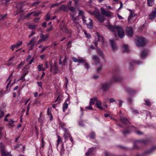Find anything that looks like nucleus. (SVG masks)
<instances>
[{
  "label": "nucleus",
  "instance_id": "1",
  "mask_svg": "<svg viewBox=\"0 0 156 156\" xmlns=\"http://www.w3.org/2000/svg\"><path fill=\"white\" fill-rule=\"evenodd\" d=\"M121 79V77L119 76L114 75L109 82L104 83L102 84V90L104 91L107 90L110 87L113 82H119Z\"/></svg>",
  "mask_w": 156,
  "mask_h": 156
},
{
  "label": "nucleus",
  "instance_id": "2",
  "mask_svg": "<svg viewBox=\"0 0 156 156\" xmlns=\"http://www.w3.org/2000/svg\"><path fill=\"white\" fill-rule=\"evenodd\" d=\"M109 28L115 34V31H117L119 36L121 38H123L125 35L123 29L122 27L114 25L113 26H109Z\"/></svg>",
  "mask_w": 156,
  "mask_h": 156
},
{
  "label": "nucleus",
  "instance_id": "3",
  "mask_svg": "<svg viewBox=\"0 0 156 156\" xmlns=\"http://www.w3.org/2000/svg\"><path fill=\"white\" fill-rule=\"evenodd\" d=\"M91 14L94 15L95 17L100 22L103 23L105 20L104 16L101 14L98 11L95 10L92 12Z\"/></svg>",
  "mask_w": 156,
  "mask_h": 156
},
{
  "label": "nucleus",
  "instance_id": "4",
  "mask_svg": "<svg viewBox=\"0 0 156 156\" xmlns=\"http://www.w3.org/2000/svg\"><path fill=\"white\" fill-rule=\"evenodd\" d=\"M97 35L98 37V41H95L94 42V44H95V45L97 47V49L98 51V53L100 54V55L103 56V53L102 51H101L100 49L97 47L98 45V41H101L102 43L103 44L104 43V40L103 37L101 36L100 34L98 33H97Z\"/></svg>",
  "mask_w": 156,
  "mask_h": 156
},
{
  "label": "nucleus",
  "instance_id": "5",
  "mask_svg": "<svg viewBox=\"0 0 156 156\" xmlns=\"http://www.w3.org/2000/svg\"><path fill=\"white\" fill-rule=\"evenodd\" d=\"M149 141L147 140H137L135 141L134 147V148H138V147L136 146V145H146L148 144Z\"/></svg>",
  "mask_w": 156,
  "mask_h": 156
},
{
  "label": "nucleus",
  "instance_id": "6",
  "mask_svg": "<svg viewBox=\"0 0 156 156\" xmlns=\"http://www.w3.org/2000/svg\"><path fill=\"white\" fill-rule=\"evenodd\" d=\"M146 43L145 38L144 37H141L137 39L136 44L138 47L144 46L145 45Z\"/></svg>",
  "mask_w": 156,
  "mask_h": 156
},
{
  "label": "nucleus",
  "instance_id": "7",
  "mask_svg": "<svg viewBox=\"0 0 156 156\" xmlns=\"http://www.w3.org/2000/svg\"><path fill=\"white\" fill-rule=\"evenodd\" d=\"M61 29L64 32L66 33L67 34H69V37H71V34L72 32V30H71L68 29L65 26H63V27H61Z\"/></svg>",
  "mask_w": 156,
  "mask_h": 156
},
{
  "label": "nucleus",
  "instance_id": "8",
  "mask_svg": "<svg viewBox=\"0 0 156 156\" xmlns=\"http://www.w3.org/2000/svg\"><path fill=\"white\" fill-rule=\"evenodd\" d=\"M96 151V149L95 147H92L89 148L88 150V152L86 154L87 156H90L91 154H94L95 153Z\"/></svg>",
  "mask_w": 156,
  "mask_h": 156
},
{
  "label": "nucleus",
  "instance_id": "9",
  "mask_svg": "<svg viewBox=\"0 0 156 156\" xmlns=\"http://www.w3.org/2000/svg\"><path fill=\"white\" fill-rule=\"evenodd\" d=\"M156 18V8L152 11L151 14L149 16V19L152 20Z\"/></svg>",
  "mask_w": 156,
  "mask_h": 156
},
{
  "label": "nucleus",
  "instance_id": "10",
  "mask_svg": "<svg viewBox=\"0 0 156 156\" xmlns=\"http://www.w3.org/2000/svg\"><path fill=\"white\" fill-rule=\"evenodd\" d=\"M126 32L127 35L129 37H132L133 34V32L132 30V28L131 27H127L126 29Z\"/></svg>",
  "mask_w": 156,
  "mask_h": 156
},
{
  "label": "nucleus",
  "instance_id": "11",
  "mask_svg": "<svg viewBox=\"0 0 156 156\" xmlns=\"http://www.w3.org/2000/svg\"><path fill=\"white\" fill-rule=\"evenodd\" d=\"M92 59L96 65L100 63V61L99 58L97 55H94L92 57Z\"/></svg>",
  "mask_w": 156,
  "mask_h": 156
},
{
  "label": "nucleus",
  "instance_id": "12",
  "mask_svg": "<svg viewBox=\"0 0 156 156\" xmlns=\"http://www.w3.org/2000/svg\"><path fill=\"white\" fill-rule=\"evenodd\" d=\"M50 71L51 72H53L55 73H56L59 71L58 67L56 65L53 66L52 65H50Z\"/></svg>",
  "mask_w": 156,
  "mask_h": 156
},
{
  "label": "nucleus",
  "instance_id": "13",
  "mask_svg": "<svg viewBox=\"0 0 156 156\" xmlns=\"http://www.w3.org/2000/svg\"><path fill=\"white\" fill-rule=\"evenodd\" d=\"M120 121L122 123L126 125L130 124V122L128 119L125 117H121Z\"/></svg>",
  "mask_w": 156,
  "mask_h": 156
},
{
  "label": "nucleus",
  "instance_id": "14",
  "mask_svg": "<svg viewBox=\"0 0 156 156\" xmlns=\"http://www.w3.org/2000/svg\"><path fill=\"white\" fill-rule=\"evenodd\" d=\"M101 12L103 16L105 15L106 16L108 17L110 16L111 15L110 11H106L102 8L101 9Z\"/></svg>",
  "mask_w": 156,
  "mask_h": 156
},
{
  "label": "nucleus",
  "instance_id": "15",
  "mask_svg": "<svg viewBox=\"0 0 156 156\" xmlns=\"http://www.w3.org/2000/svg\"><path fill=\"white\" fill-rule=\"evenodd\" d=\"M69 99L68 98L66 99V100L65 101V102L63 104L62 106L63 112H64L65 110L67 108L68 104L67 102H69Z\"/></svg>",
  "mask_w": 156,
  "mask_h": 156
},
{
  "label": "nucleus",
  "instance_id": "16",
  "mask_svg": "<svg viewBox=\"0 0 156 156\" xmlns=\"http://www.w3.org/2000/svg\"><path fill=\"white\" fill-rule=\"evenodd\" d=\"M64 136L65 140L67 139L68 137H70V136H71L69 132L68 131L67 129H64Z\"/></svg>",
  "mask_w": 156,
  "mask_h": 156
},
{
  "label": "nucleus",
  "instance_id": "17",
  "mask_svg": "<svg viewBox=\"0 0 156 156\" xmlns=\"http://www.w3.org/2000/svg\"><path fill=\"white\" fill-rule=\"evenodd\" d=\"M49 36V35L47 34L44 35V34L42 33L41 34L40 37L44 41H46L48 38Z\"/></svg>",
  "mask_w": 156,
  "mask_h": 156
},
{
  "label": "nucleus",
  "instance_id": "18",
  "mask_svg": "<svg viewBox=\"0 0 156 156\" xmlns=\"http://www.w3.org/2000/svg\"><path fill=\"white\" fill-rule=\"evenodd\" d=\"M147 52L148 51L147 50L142 51L141 53L140 58L142 59L144 58L147 55Z\"/></svg>",
  "mask_w": 156,
  "mask_h": 156
},
{
  "label": "nucleus",
  "instance_id": "19",
  "mask_svg": "<svg viewBox=\"0 0 156 156\" xmlns=\"http://www.w3.org/2000/svg\"><path fill=\"white\" fill-rule=\"evenodd\" d=\"M122 50L124 52H127L129 51L128 46L126 44H124L122 45Z\"/></svg>",
  "mask_w": 156,
  "mask_h": 156
},
{
  "label": "nucleus",
  "instance_id": "20",
  "mask_svg": "<svg viewBox=\"0 0 156 156\" xmlns=\"http://www.w3.org/2000/svg\"><path fill=\"white\" fill-rule=\"evenodd\" d=\"M98 100L97 99V97H95L94 98H91L90 100V101L89 102V104L90 105H92L94 104L95 102L96 101L97 102V101H98Z\"/></svg>",
  "mask_w": 156,
  "mask_h": 156
},
{
  "label": "nucleus",
  "instance_id": "21",
  "mask_svg": "<svg viewBox=\"0 0 156 156\" xmlns=\"http://www.w3.org/2000/svg\"><path fill=\"white\" fill-rule=\"evenodd\" d=\"M155 149H156V146H153L151 147V148L150 149V150L149 151H148L147 152H145L143 155H137L136 156H144L145 155L146 153L151 152L152 151H153L154 150H155Z\"/></svg>",
  "mask_w": 156,
  "mask_h": 156
},
{
  "label": "nucleus",
  "instance_id": "22",
  "mask_svg": "<svg viewBox=\"0 0 156 156\" xmlns=\"http://www.w3.org/2000/svg\"><path fill=\"white\" fill-rule=\"evenodd\" d=\"M96 105L97 107L101 110H103V108L101 106V103L100 101L98 100L96 103Z\"/></svg>",
  "mask_w": 156,
  "mask_h": 156
},
{
  "label": "nucleus",
  "instance_id": "23",
  "mask_svg": "<svg viewBox=\"0 0 156 156\" xmlns=\"http://www.w3.org/2000/svg\"><path fill=\"white\" fill-rule=\"evenodd\" d=\"M61 95H59L58 97L57 98L56 100H55V102H57V104H59L60 103L61 100V98H62Z\"/></svg>",
  "mask_w": 156,
  "mask_h": 156
},
{
  "label": "nucleus",
  "instance_id": "24",
  "mask_svg": "<svg viewBox=\"0 0 156 156\" xmlns=\"http://www.w3.org/2000/svg\"><path fill=\"white\" fill-rule=\"evenodd\" d=\"M89 20L90 21V22L89 24H87V26L88 28L91 29L93 28L92 21L90 18H89Z\"/></svg>",
  "mask_w": 156,
  "mask_h": 156
},
{
  "label": "nucleus",
  "instance_id": "25",
  "mask_svg": "<svg viewBox=\"0 0 156 156\" xmlns=\"http://www.w3.org/2000/svg\"><path fill=\"white\" fill-rule=\"evenodd\" d=\"M45 142L43 137H41V141L40 143V148H44V146Z\"/></svg>",
  "mask_w": 156,
  "mask_h": 156
},
{
  "label": "nucleus",
  "instance_id": "26",
  "mask_svg": "<svg viewBox=\"0 0 156 156\" xmlns=\"http://www.w3.org/2000/svg\"><path fill=\"white\" fill-rule=\"evenodd\" d=\"M1 153L2 156H11L10 153L6 152L4 150L2 151Z\"/></svg>",
  "mask_w": 156,
  "mask_h": 156
},
{
  "label": "nucleus",
  "instance_id": "27",
  "mask_svg": "<svg viewBox=\"0 0 156 156\" xmlns=\"http://www.w3.org/2000/svg\"><path fill=\"white\" fill-rule=\"evenodd\" d=\"M111 44L113 49L114 50H116L117 49V47L114 43V41L113 40H111Z\"/></svg>",
  "mask_w": 156,
  "mask_h": 156
},
{
  "label": "nucleus",
  "instance_id": "28",
  "mask_svg": "<svg viewBox=\"0 0 156 156\" xmlns=\"http://www.w3.org/2000/svg\"><path fill=\"white\" fill-rule=\"evenodd\" d=\"M59 9L60 10H63L64 11H66L67 9L66 6L62 5L59 7Z\"/></svg>",
  "mask_w": 156,
  "mask_h": 156
},
{
  "label": "nucleus",
  "instance_id": "29",
  "mask_svg": "<svg viewBox=\"0 0 156 156\" xmlns=\"http://www.w3.org/2000/svg\"><path fill=\"white\" fill-rule=\"evenodd\" d=\"M90 137L91 139H94L95 137V133L94 132H92L90 135Z\"/></svg>",
  "mask_w": 156,
  "mask_h": 156
},
{
  "label": "nucleus",
  "instance_id": "30",
  "mask_svg": "<svg viewBox=\"0 0 156 156\" xmlns=\"http://www.w3.org/2000/svg\"><path fill=\"white\" fill-rule=\"evenodd\" d=\"M65 149L63 144H62L61 146V148L60 150V153L62 155L64 153Z\"/></svg>",
  "mask_w": 156,
  "mask_h": 156
},
{
  "label": "nucleus",
  "instance_id": "31",
  "mask_svg": "<svg viewBox=\"0 0 156 156\" xmlns=\"http://www.w3.org/2000/svg\"><path fill=\"white\" fill-rule=\"evenodd\" d=\"M154 0H147L148 5L150 6H152Z\"/></svg>",
  "mask_w": 156,
  "mask_h": 156
},
{
  "label": "nucleus",
  "instance_id": "32",
  "mask_svg": "<svg viewBox=\"0 0 156 156\" xmlns=\"http://www.w3.org/2000/svg\"><path fill=\"white\" fill-rule=\"evenodd\" d=\"M68 9L70 11L73 12H74L76 11V10L75 8L73 6L69 7Z\"/></svg>",
  "mask_w": 156,
  "mask_h": 156
},
{
  "label": "nucleus",
  "instance_id": "33",
  "mask_svg": "<svg viewBox=\"0 0 156 156\" xmlns=\"http://www.w3.org/2000/svg\"><path fill=\"white\" fill-rule=\"evenodd\" d=\"M58 140H57V147L58 146V145L60 143V142H61L62 141V139H61V138L60 136H58Z\"/></svg>",
  "mask_w": 156,
  "mask_h": 156
},
{
  "label": "nucleus",
  "instance_id": "34",
  "mask_svg": "<svg viewBox=\"0 0 156 156\" xmlns=\"http://www.w3.org/2000/svg\"><path fill=\"white\" fill-rule=\"evenodd\" d=\"M130 131L128 130H125L122 132V133L124 136H126L127 134L129 133Z\"/></svg>",
  "mask_w": 156,
  "mask_h": 156
},
{
  "label": "nucleus",
  "instance_id": "35",
  "mask_svg": "<svg viewBox=\"0 0 156 156\" xmlns=\"http://www.w3.org/2000/svg\"><path fill=\"white\" fill-rule=\"evenodd\" d=\"M22 41H18L15 45H16V48H18L22 44Z\"/></svg>",
  "mask_w": 156,
  "mask_h": 156
},
{
  "label": "nucleus",
  "instance_id": "36",
  "mask_svg": "<svg viewBox=\"0 0 156 156\" xmlns=\"http://www.w3.org/2000/svg\"><path fill=\"white\" fill-rule=\"evenodd\" d=\"M83 12L81 10H79V14L78 15V16H81L82 17L83 16H84L83 15Z\"/></svg>",
  "mask_w": 156,
  "mask_h": 156
},
{
  "label": "nucleus",
  "instance_id": "37",
  "mask_svg": "<svg viewBox=\"0 0 156 156\" xmlns=\"http://www.w3.org/2000/svg\"><path fill=\"white\" fill-rule=\"evenodd\" d=\"M36 25H32V24H29L28 25L29 27L31 29H34L36 27Z\"/></svg>",
  "mask_w": 156,
  "mask_h": 156
},
{
  "label": "nucleus",
  "instance_id": "38",
  "mask_svg": "<svg viewBox=\"0 0 156 156\" xmlns=\"http://www.w3.org/2000/svg\"><path fill=\"white\" fill-rule=\"evenodd\" d=\"M60 4H61V3H57L53 4L51 5L50 6V8H52L54 7L59 6Z\"/></svg>",
  "mask_w": 156,
  "mask_h": 156
},
{
  "label": "nucleus",
  "instance_id": "39",
  "mask_svg": "<svg viewBox=\"0 0 156 156\" xmlns=\"http://www.w3.org/2000/svg\"><path fill=\"white\" fill-rule=\"evenodd\" d=\"M146 105L148 106H151V103L150 101L148 99L144 100Z\"/></svg>",
  "mask_w": 156,
  "mask_h": 156
},
{
  "label": "nucleus",
  "instance_id": "40",
  "mask_svg": "<svg viewBox=\"0 0 156 156\" xmlns=\"http://www.w3.org/2000/svg\"><path fill=\"white\" fill-rule=\"evenodd\" d=\"M84 121L83 120H80L79 121L78 124L79 125L81 126H84Z\"/></svg>",
  "mask_w": 156,
  "mask_h": 156
},
{
  "label": "nucleus",
  "instance_id": "41",
  "mask_svg": "<svg viewBox=\"0 0 156 156\" xmlns=\"http://www.w3.org/2000/svg\"><path fill=\"white\" fill-rule=\"evenodd\" d=\"M85 60L83 58H80L78 59V62L79 63H83L84 62Z\"/></svg>",
  "mask_w": 156,
  "mask_h": 156
},
{
  "label": "nucleus",
  "instance_id": "42",
  "mask_svg": "<svg viewBox=\"0 0 156 156\" xmlns=\"http://www.w3.org/2000/svg\"><path fill=\"white\" fill-rule=\"evenodd\" d=\"M132 62L135 64L137 65L140 64L141 63V62L139 61H136L134 60H133Z\"/></svg>",
  "mask_w": 156,
  "mask_h": 156
},
{
  "label": "nucleus",
  "instance_id": "43",
  "mask_svg": "<svg viewBox=\"0 0 156 156\" xmlns=\"http://www.w3.org/2000/svg\"><path fill=\"white\" fill-rule=\"evenodd\" d=\"M43 67V64L39 65L37 66L38 70L39 71L42 70V69Z\"/></svg>",
  "mask_w": 156,
  "mask_h": 156
},
{
  "label": "nucleus",
  "instance_id": "44",
  "mask_svg": "<svg viewBox=\"0 0 156 156\" xmlns=\"http://www.w3.org/2000/svg\"><path fill=\"white\" fill-rule=\"evenodd\" d=\"M24 62H22L18 65V68L19 69H20L21 67L24 64Z\"/></svg>",
  "mask_w": 156,
  "mask_h": 156
},
{
  "label": "nucleus",
  "instance_id": "45",
  "mask_svg": "<svg viewBox=\"0 0 156 156\" xmlns=\"http://www.w3.org/2000/svg\"><path fill=\"white\" fill-rule=\"evenodd\" d=\"M35 38H33L29 42V43L28 44V45H30L32 44L34 42L35 40Z\"/></svg>",
  "mask_w": 156,
  "mask_h": 156
},
{
  "label": "nucleus",
  "instance_id": "46",
  "mask_svg": "<svg viewBox=\"0 0 156 156\" xmlns=\"http://www.w3.org/2000/svg\"><path fill=\"white\" fill-rule=\"evenodd\" d=\"M71 17L72 19L73 20V21L74 22H75L77 20V17H75L73 15H71Z\"/></svg>",
  "mask_w": 156,
  "mask_h": 156
},
{
  "label": "nucleus",
  "instance_id": "47",
  "mask_svg": "<svg viewBox=\"0 0 156 156\" xmlns=\"http://www.w3.org/2000/svg\"><path fill=\"white\" fill-rule=\"evenodd\" d=\"M41 13V12L40 11H39L37 12H34L33 13L34 14L33 15L34 16H37L40 14Z\"/></svg>",
  "mask_w": 156,
  "mask_h": 156
},
{
  "label": "nucleus",
  "instance_id": "48",
  "mask_svg": "<svg viewBox=\"0 0 156 156\" xmlns=\"http://www.w3.org/2000/svg\"><path fill=\"white\" fill-rule=\"evenodd\" d=\"M60 125L62 128L63 130H64V129H66L65 128H64V127L66 126L65 123L63 122L61 123H60Z\"/></svg>",
  "mask_w": 156,
  "mask_h": 156
},
{
  "label": "nucleus",
  "instance_id": "49",
  "mask_svg": "<svg viewBox=\"0 0 156 156\" xmlns=\"http://www.w3.org/2000/svg\"><path fill=\"white\" fill-rule=\"evenodd\" d=\"M0 146L2 149V150H4L5 147L4 145H3L2 142H0Z\"/></svg>",
  "mask_w": 156,
  "mask_h": 156
},
{
  "label": "nucleus",
  "instance_id": "50",
  "mask_svg": "<svg viewBox=\"0 0 156 156\" xmlns=\"http://www.w3.org/2000/svg\"><path fill=\"white\" fill-rule=\"evenodd\" d=\"M40 3V1H37L34 2V3H33L32 5V6H34L35 5H36L39 4Z\"/></svg>",
  "mask_w": 156,
  "mask_h": 156
},
{
  "label": "nucleus",
  "instance_id": "51",
  "mask_svg": "<svg viewBox=\"0 0 156 156\" xmlns=\"http://www.w3.org/2000/svg\"><path fill=\"white\" fill-rule=\"evenodd\" d=\"M72 41H69L68 43L67 46L68 48H70L71 47Z\"/></svg>",
  "mask_w": 156,
  "mask_h": 156
},
{
  "label": "nucleus",
  "instance_id": "52",
  "mask_svg": "<svg viewBox=\"0 0 156 156\" xmlns=\"http://www.w3.org/2000/svg\"><path fill=\"white\" fill-rule=\"evenodd\" d=\"M85 67L87 69H88L90 67L88 64L87 62L85 63Z\"/></svg>",
  "mask_w": 156,
  "mask_h": 156
},
{
  "label": "nucleus",
  "instance_id": "53",
  "mask_svg": "<svg viewBox=\"0 0 156 156\" xmlns=\"http://www.w3.org/2000/svg\"><path fill=\"white\" fill-rule=\"evenodd\" d=\"M136 133L138 135H141L143 134V132H142L139 130L136 131Z\"/></svg>",
  "mask_w": 156,
  "mask_h": 156
},
{
  "label": "nucleus",
  "instance_id": "54",
  "mask_svg": "<svg viewBox=\"0 0 156 156\" xmlns=\"http://www.w3.org/2000/svg\"><path fill=\"white\" fill-rule=\"evenodd\" d=\"M73 61L74 62H78V59H77L75 57H73L72 58Z\"/></svg>",
  "mask_w": 156,
  "mask_h": 156
},
{
  "label": "nucleus",
  "instance_id": "55",
  "mask_svg": "<svg viewBox=\"0 0 156 156\" xmlns=\"http://www.w3.org/2000/svg\"><path fill=\"white\" fill-rule=\"evenodd\" d=\"M85 17L83 16L82 17V19L83 21V23L84 24H87L86 20H85Z\"/></svg>",
  "mask_w": 156,
  "mask_h": 156
},
{
  "label": "nucleus",
  "instance_id": "56",
  "mask_svg": "<svg viewBox=\"0 0 156 156\" xmlns=\"http://www.w3.org/2000/svg\"><path fill=\"white\" fill-rule=\"evenodd\" d=\"M38 121L39 122H40L41 124L43 123V120L42 119L41 117H39L38 119Z\"/></svg>",
  "mask_w": 156,
  "mask_h": 156
},
{
  "label": "nucleus",
  "instance_id": "57",
  "mask_svg": "<svg viewBox=\"0 0 156 156\" xmlns=\"http://www.w3.org/2000/svg\"><path fill=\"white\" fill-rule=\"evenodd\" d=\"M14 121L12 119H11L9 121V125L10 126H12V124L14 122Z\"/></svg>",
  "mask_w": 156,
  "mask_h": 156
},
{
  "label": "nucleus",
  "instance_id": "58",
  "mask_svg": "<svg viewBox=\"0 0 156 156\" xmlns=\"http://www.w3.org/2000/svg\"><path fill=\"white\" fill-rule=\"evenodd\" d=\"M85 108L88 109L89 110H93V108L92 107V106L90 105V106H89L86 107Z\"/></svg>",
  "mask_w": 156,
  "mask_h": 156
},
{
  "label": "nucleus",
  "instance_id": "59",
  "mask_svg": "<svg viewBox=\"0 0 156 156\" xmlns=\"http://www.w3.org/2000/svg\"><path fill=\"white\" fill-rule=\"evenodd\" d=\"M133 16H132V14L131 13H130V16H129L128 19V22H129L130 20L132 18Z\"/></svg>",
  "mask_w": 156,
  "mask_h": 156
},
{
  "label": "nucleus",
  "instance_id": "60",
  "mask_svg": "<svg viewBox=\"0 0 156 156\" xmlns=\"http://www.w3.org/2000/svg\"><path fill=\"white\" fill-rule=\"evenodd\" d=\"M48 47H44L42 48L41 50V52H43Z\"/></svg>",
  "mask_w": 156,
  "mask_h": 156
},
{
  "label": "nucleus",
  "instance_id": "61",
  "mask_svg": "<svg viewBox=\"0 0 156 156\" xmlns=\"http://www.w3.org/2000/svg\"><path fill=\"white\" fill-rule=\"evenodd\" d=\"M28 71H25L23 72V76L25 77L26 75L28 73Z\"/></svg>",
  "mask_w": 156,
  "mask_h": 156
},
{
  "label": "nucleus",
  "instance_id": "62",
  "mask_svg": "<svg viewBox=\"0 0 156 156\" xmlns=\"http://www.w3.org/2000/svg\"><path fill=\"white\" fill-rule=\"evenodd\" d=\"M105 156H111V154L107 151H105Z\"/></svg>",
  "mask_w": 156,
  "mask_h": 156
},
{
  "label": "nucleus",
  "instance_id": "63",
  "mask_svg": "<svg viewBox=\"0 0 156 156\" xmlns=\"http://www.w3.org/2000/svg\"><path fill=\"white\" fill-rule=\"evenodd\" d=\"M31 55H29L27 57L26 60L27 62H28L31 58Z\"/></svg>",
  "mask_w": 156,
  "mask_h": 156
},
{
  "label": "nucleus",
  "instance_id": "64",
  "mask_svg": "<svg viewBox=\"0 0 156 156\" xmlns=\"http://www.w3.org/2000/svg\"><path fill=\"white\" fill-rule=\"evenodd\" d=\"M132 112L133 113L137 114L138 113V112L137 110H136L133 109L132 110Z\"/></svg>",
  "mask_w": 156,
  "mask_h": 156
}]
</instances>
